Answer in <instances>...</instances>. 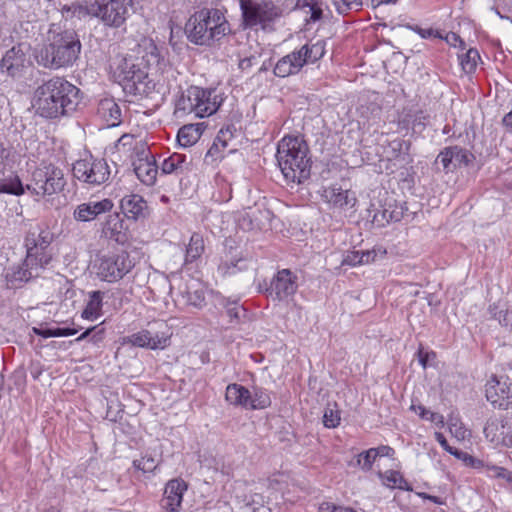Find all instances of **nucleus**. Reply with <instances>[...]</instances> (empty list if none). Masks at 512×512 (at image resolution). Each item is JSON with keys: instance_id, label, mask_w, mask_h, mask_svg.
I'll return each mask as SVG.
<instances>
[{"instance_id": "obj_1", "label": "nucleus", "mask_w": 512, "mask_h": 512, "mask_svg": "<svg viewBox=\"0 0 512 512\" xmlns=\"http://www.w3.org/2000/svg\"><path fill=\"white\" fill-rule=\"evenodd\" d=\"M52 233L38 226L31 227L25 236L26 257L23 262L9 269L6 279L11 287H19L33 278L41 276L52 261L49 249Z\"/></svg>"}, {"instance_id": "obj_61", "label": "nucleus", "mask_w": 512, "mask_h": 512, "mask_svg": "<svg viewBox=\"0 0 512 512\" xmlns=\"http://www.w3.org/2000/svg\"><path fill=\"white\" fill-rule=\"evenodd\" d=\"M362 257L363 255H361V251L348 252L344 257L342 264L349 266L361 265Z\"/></svg>"}, {"instance_id": "obj_18", "label": "nucleus", "mask_w": 512, "mask_h": 512, "mask_svg": "<svg viewBox=\"0 0 512 512\" xmlns=\"http://www.w3.org/2000/svg\"><path fill=\"white\" fill-rule=\"evenodd\" d=\"M120 209L128 220L139 221L149 216L147 201L139 194H127L120 200Z\"/></svg>"}, {"instance_id": "obj_6", "label": "nucleus", "mask_w": 512, "mask_h": 512, "mask_svg": "<svg viewBox=\"0 0 512 512\" xmlns=\"http://www.w3.org/2000/svg\"><path fill=\"white\" fill-rule=\"evenodd\" d=\"M223 101L222 94L216 89L190 86L176 100L174 115L176 118L189 115L195 118L208 117L217 112Z\"/></svg>"}, {"instance_id": "obj_33", "label": "nucleus", "mask_w": 512, "mask_h": 512, "mask_svg": "<svg viewBox=\"0 0 512 512\" xmlns=\"http://www.w3.org/2000/svg\"><path fill=\"white\" fill-rule=\"evenodd\" d=\"M205 250L204 239L198 234H192L189 244L186 248L185 263H193L198 260Z\"/></svg>"}, {"instance_id": "obj_23", "label": "nucleus", "mask_w": 512, "mask_h": 512, "mask_svg": "<svg viewBox=\"0 0 512 512\" xmlns=\"http://www.w3.org/2000/svg\"><path fill=\"white\" fill-rule=\"evenodd\" d=\"M102 236L119 244H124L128 240L127 229L118 213L106 217L102 223Z\"/></svg>"}, {"instance_id": "obj_40", "label": "nucleus", "mask_w": 512, "mask_h": 512, "mask_svg": "<svg viewBox=\"0 0 512 512\" xmlns=\"http://www.w3.org/2000/svg\"><path fill=\"white\" fill-rule=\"evenodd\" d=\"M33 333L43 338L50 337H68L78 333L76 328H48V327H33Z\"/></svg>"}, {"instance_id": "obj_41", "label": "nucleus", "mask_w": 512, "mask_h": 512, "mask_svg": "<svg viewBox=\"0 0 512 512\" xmlns=\"http://www.w3.org/2000/svg\"><path fill=\"white\" fill-rule=\"evenodd\" d=\"M462 70L467 73H473L476 70L480 55L477 49L470 48L464 54L458 55Z\"/></svg>"}, {"instance_id": "obj_2", "label": "nucleus", "mask_w": 512, "mask_h": 512, "mask_svg": "<svg viewBox=\"0 0 512 512\" xmlns=\"http://www.w3.org/2000/svg\"><path fill=\"white\" fill-rule=\"evenodd\" d=\"M80 102V89L60 77L48 80L36 90V112L47 119L72 114Z\"/></svg>"}, {"instance_id": "obj_29", "label": "nucleus", "mask_w": 512, "mask_h": 512, "mask_svg": "<svg viewBox=\"0 0 512 512\" xmlns=\"http://www.w3.org/2000/svg\"><path fill=\"white\" fill-rule=\"evenodd\" d=\"M225 398L234 406L250 409V390L240 384H229L226 387Z\"/></svg>"}, {"instance_id": "obj_17", "label": "nucleus", "mask_w": 512, "mask_h": 512, "mask_svg": "<svg viewBox=\"0 0 512 512\" xmlns=\"http://www.w3.org/2000/svg\"><path fill=\"white\" fill-rule=\"evenodd\" d=\"M322 198L334 208L348 210L355 207L357 197L355 192L343 189L338 185H331L323 189Z\"/></svg>"}, {"instance_id": "obj_24", "label": "nucleus", "mask_w": 512, "mask_h": 512, "mask_svg": "<svg viewBox=\"0 0 512 512\" xmlns=\"http://www.w3.org/2000/svg\"><path fill=\"white\" fill-rule=\"evenodd\" d=\"M141 61L148 70H154L156 73H173L172 68L169 67L165 59L161 57L158 47L152 41L144 43Z\"/></svg>"}, {"instance_id": "obj_49", "label": "nucleus", "mask_w": 512, "mask_h": 512, "mask_svg": "<svg viewBox=\"0 0 512 512\" xmlns=\"http://www.w3.org/2000/svg\"><path fill=\"white\" fill-rule=\"evenodd\" d=\"M455 458L462 461L465 466L476 469V470L484 469L486 462H487L483 459L476 458V457L468 454L467 452H464L461 450L458 451Z\"/></svg>"}, {"instance_id": "obj_45", "label": "nucleus", "mask_w": 512, "mask_h": 512, "mask_svg": "<svg viewBox=\"0 0 512 512\" xmlns=\"http://www.w3.org/2000/svg\"><path fill=\"white\" fill-rule=\"evenodd\" d=\"M484 469L486 475L490 478L503 479L508 483L512 482V472H510L504 467L491 464L487 461Z\"/></svg>"}, {"instance_id": "obj_35", "label": "nucleus", "mask_w": 512, "mask_h": 512, "mask_svg": "<svg viewBox=\"0 0 512 512\" xmlns=\"http://www.w3.org/2000/svg\"><path fill=\"white\" fill-rule=\"evenodd\" d=\"M298 50L301 51V55L305 60V65L308 63H315L325 54V46L322 41L307 43L301 46Z\"/></svg>"}, {"instance_id": "obj_55", "label": "nucleus", "mask_w": 512, "mask_h": 512, "mask_svg": "<svg viewBox=\"0 0 512 512\" xmlns=\"http://www.w3.org/2000/svg\"><path fill=\"white\" fill-rule=\"evenodd\" d=\"M389 146L394 153V157H400L401 155L409 153L411 143L407 140L397 138L392 140Z\"/></svg>"}, {"instance_id": "obj_19", "label": "nucleus", "mask_w": 512, "mask_h": 512, "mask_svg": "<svg viewBox=\"0 0 512 512\" xmlns=\"http://www.w3.org/2000/svg\"><path fill=\"white\" fill-rule=\"evenodd\" d=\"M113 206L112 200L108 198L81 203L74 209L73 218L78 222H90L99 215L110 212Z\"/></svg>"}, {"instance_id": "obj_28", "label": "nucleus", "mask_w": 512, "mask_h": 512, "mask_svg": "<svg viewBox=\"0 0 512 512\" xmlns=\"http://www.w3.org/2000/svg\"><path fill=\"white\" fill-rule=\"evenodd\" d=\"M25 62V54L20 47H12L3 56L0 63V70L2 73H6L9 76H16Z\"/></svg>"}, {"instance_id": "obj_43", "label": "nucleus", "mask_w": 512, "mask_h": 512, "mask_svg": "<svg viewBox=\"0 0 512 512\" xmlns=\"http://www.w3.org/2000/svg\"><path fill=\"white\" fill-rule=\"evenodd\" d=\"M411 409L415 413H417L422 419L434 423L439 428H443L445 426L443 415L436 412H432L426 409L423 405H411Z\"/></svg>"}, {"instance_id": "obj_16", "label": "nucleus", "mask_w": 512, "mask_h": 512, "mask_svg": "<svg viewBox=\"0 0 512 512\" xmlns=\"http://www.w3.org/2000/svg\"><path fill=\"white\" fill-rule=\"evenodd\" d=\"M133 167L137 178L142 184L153 186L156 183L159 167L150 150L134 159Z\"/></svg>"}, {"instance_id": "obj_52", "label": "nucleus", "mask_w": 512, "mask_h": 512, "mask_svg": "<svg viewBox=\"0 0 512 512\" xmlns=\"http://www.w3.org/2000/svg\"><path fill=\"white\" fill-rule=\"evenodd\" d=\"M340 412L330 406L325 408L323 415V424L326 428H336L340 424Z\"/></svg>"}, {"instance_id": "obj_60", "label": "nucleus", "mask_w": 512, "mask_h": 512, "mask_svg": "<svg viewBox=\"0 0 512 512\" xmlns=\"http://www.w3.org/2000/svg\"><path fill=\"white\" fill-rule=\"evenodd\" d=\"M504 437L503 446L512 447V417H504Z\"/></svg>"}, {"instance_id": "obj_57", "label": "nucleus", "mask_w": 512, "mask_h": 512, "mask_svg": "<svg viewBox=\"0 0 512 512\" xmlns=\"http://www.w3.org/2000/svg\"><path fill=\"white\" fill-rule=\"evenodd\" d=\"M11 150L6 148L3 143L0 142V177L5 174L8 169H11Z\"/></svg>"}, {"instance_id": "obj_10", "label": "nucleus", "mask_w": 512, "mask_h": 512, "mask_svg": "<svg viewBox=\"0 0 512 512\" xmlns=\"http://www.w3.org/2000/svg\"><path fill=\"white\" fill-rule=\"evenodd\" d=\"M73 176L89 185L105 183L111 175L108 163L102 158L92 156L77 160L72 167Z\"/></svg>"}, {"instance_id": "obj_26", "label": "nucleus", "mask_w": 512, "mask_h": 512, "mask_svg": "<svg viewBox=\"0 0 512 512\" xmlns=\"http://www.w3.org/2000/svg\"><path fill=\"white\" fill-rule=\"evenodd\" d=\"M115 148L118 152L131 157L133 160L149 150L147 144L134 135L123 134L116 142Z\"/></svg>"}, {"instance_id": "obj_38", "label": "nucleus", "mask_w": 512, "mask_h": 512, "mask_svg": "<svg viewBox=\"0 0 512 512\" xmlns=\"http://www.w3.org/2000/svg\"><path fill=\"white\" fill-rule=\"evenodd\" d=\"M384 485L389 488H398L404 491H412V487L399 471L388 470L380 475Z\"/></svg>"}, {"instance_id": "obj_58", "label": "nucleus", "mask_w": 512, "mask_h": 512, "mask_svg": "<svg viewBox=\"0 0 512 512\" xmlns=\"http://www.w3.org/2000/svg\"><path fill=\"white\" fill-rule=\"evenodd\" d=\"M427 115L423 111H417L414 114H408L403 122L412 124L413 128L417 126L424 127L426 125Z\"/></svg>"}, {"instance_id": "obj_11", "label": "nucleus", "mask_w": 512, "mask_h": 512, "mask_svg": "<svg viewBox=\"0 0 512 512\" xmlns=\"http://www.w3.org/2000/svg\"><path fill=\"white\" fill-rule=\"evenodd\" d=\"M132 0H97L92 3V16L100 18L107 26L118 28L128 16V5Z\"/></svg>"}, {"instance_id": "obj_7", "label": "nucleus", "mask_w": 512, "mask_h": 512, "mask_svg": "<svg viewBox=\"0 0 512 512\" xmlns=\"http://www.w3.org/2000/svg\"><path fill=\"white\" fill-rule=\"evenodd\" d=\"M245 28H270L284 14V9L272 0H239Z\"/></svg>"}, {"instance_id": "obj_13", "label": "nucleus", "mask_w": 512, "mask_h": 512, "mask_svg": "<svg viewBox=\"0 0 512 512\" xmlns=\"http://www.w3.org/2000/svg\"><path fill=\"white\" fill-rule=\"evenodd\" d=\"M114 74L124 88L138 93L141 92L140 86L144 84V80L148 77V71L141 68L140 64L135 63L133 58H123Z\"/></svg>"}, {"instance_id": "obj_64", "label": "nucleus", "mask_w": 512, "mask_h": 512, "mask_svg": "<svg viewBox=\"0 0 512 512\" xmlns=\"http://www.w3.org/2000/svg\"><path fill=\"white\" fill-rule=\"evenodd\" d=\"M446 42L451 45V46H454L456 47L457 45H459L462 50L465 49V43L464 41L460 38L459 35H457L456 33L454 32H450L446 35Z\"/></svg>"}, {"instance_id": "obj_32", "label": "nucleus", "mask_w": 512, "mask_h": 512, "mask_svg": "<svg viewBox=\"0 0 512 512\" xmlns=\"http://www.w3.org/2000/svg\"><path fill=\"white\" fill-rule=\"evenodd\" d=\"M103 295L104 293L101 291H92L89 293V300L82 312V318L95 320L101 315Z\"/></svg>"}, {"instance_id": "obj_46", "label": "nucleus", "mask_w": 512, "mask_h": 512, "mask_svg": "<svg viewBox=\"0 0 512 512\" xmlns=\"http://www.w3.org/2000/svg\"><path fill=\"white\" fill-rule=\"evenodd\" d=\"M158 466L156 459L152 455L145 454L140 459L133 461V468L142 473H152Z\"/></svg>"}, {"instance_id": "obj_30", "label": "nucleus", "mask_w": 512, "mask_h": 512, "mask_svg": "<svg viewBox=\"0 0 512 512\" xmlns=\"http://www.w3.org/2000/svg\"><path fill=\"white\" fill-rule=\"evenodd\" d=\"M203 133V124H186L177 134V141L181 147H191L198 142Z\"/></svg>"}, {"instance_id": "obj_21", "label": "nucleus", "mask_w": 512, "mask_h": 512, "mask_svg": "<svg viewBox=\"0 0 512 512\" xmlns=\"http://www.w3.org/2000/svg\"><path fill=\"white\" fill-rule=\"evenodd\" d=\"M169 338L163 335H152L148 330H141L129 336L122 338V344H131L140 348H149L152 350L163 349L168 345Z\"/></svg>"}, {"instance_id": "obj_50", "label": "nucleus", "mask_w": 512, "mask_h": 512, "mask_svg": "<svg viewBox=\"0 0 512 512\" xmlns=\"http://www.w3.org/2000/svg\"><path fill=\"white\" fill-rule=\"evenodd\" d=\"M225 308L231 322L238 323L246 315V310L237 301H227Z\"/></svg>"}, {"instance_id": "obj_25", "label": "nucleus", "mask_w": 512, "mask_h": 512, "mask_svg": "<svg viewBox=\"0 0 512 512\" xmlns=\"http://www.w3.org/2000/svg\"><path fill=\"white\" fill-rule=\"evenodd\" d=\"M97 116L106 127H116L122 121L120 106L113 98L101 99L97 106Z\"/></svg>"}, {"instance_id": "obj_48", "label": "nucleus", "mask_w": 512, "mask_h": 512, "mask_svg": "<svg viewBox=\"0 0 512 512\" xmlns=\"http://www.w3.org/2000/svg\"><path fill=\"white\" fill-rule=\"evenodd\" d=\"M401 218L402 212L389 211L388 209H383L382 211H378L374 214L373 221L380 226H384L386 223H389L391 221H400Z\"/></svg>"}, {"instance_id": "obj_15", "label": "nucleus", "mask_w": 512, "mask_h": 512, "mask_svg": "<svg viewBox=\"0 0 512 512\" xmlns=\"http://www.w3.org/2000/svg\"><path fill=\"white\" fill-rule=\"evenodd\" d=\"M474 160V155L460 146L445 147L440 151L436 158V163H440L443 170L453 172L461 166H468Z\"/></svg>"}, {"instance_id": "obj_54", "label": "nucleus", "mask_w": 512, "mask_h": 512, "mask_svg": "<svg viewBox=\"0 0 512 512\" xmlns=\"http://www.w3.org/2000/svg\"><path fill=\"white\" fill-rule=\"evenodd\" d=\"M243 262L241 258L239 259H231V260H224L219 264L218 270L223 275H232L235 274L237 271H240L244 269L243 266H238L239 263Z\"/></svg>"}, {"instance_id": "obj_14", "label": "nucleus", "mask_w": 512, "mask_h": 512, "mask_svg": "<svg viewBox=\"0 0 512 512\" xmlns=\"http://www.w3.org/2000/svg\"><path fill=\"white\" fill-rule=\"evenodd\" d=\"M297 288V276L289 269H282L273 277L267 291L271 297L282 301L294 295Z\"/></svg>"}, {"instance_id": "obj_51", "label": "nucleus", "mask_w": 512, "mask_h": 512, "mask_svg": "<svg viewBox=\"0 0 512 512\" xmlns=\"http://www.w3.org/2000/svg\"><path fill=\"white\" fill-rule=\"evenodd\" d=\"M376 458L377 457L374 448H370L358 455L357 465H359L362 468V470L369 471L372 468V465Z\"/></svg>"}, {"instance_id": "obj_56", "label": "nucleus", "mask_w": 512, "mask_h": 512, "mask_svg": "<svg viewBox=\"0 0 512 512\" xmlns=\"http://www.w3.org/2000/svg\"><path fill=\"white\" fill-rule=\"evenodd\" d=\"M236 132V128L234 125H227L220 129L216 136L217 143H222L225 145V148L229 146V142L234 138V134Z\"/></svg>"}, {"instance_id": "obj_31", "label": "nucleus", "mask_w": 512, "mask_h": 512, "mask_svg": "<svg viewBox=\"0 0 512 512\" xmlns=\"http://www.w3.org/2000/svg\"><path fill=\"white\" fill-rule=\"evenodd\" d=\"M504 418L490 417L484 426V435L488 441L495 445H503Z\"/></svg>"}, {"instance_id": "obj_44", "label": "nucleus", "mask_w": 512, "mask_h": 512, "mask_svg": "<svg viewBox=\"0 0 512 512\" xmlns=\"http://www.w3.org/2000/svg\"><path fill=\"white\" fill-rule=\"evenodd\" d=\"M335 10L342 15L362 8V0H331Z\"/></svg>"}, {"instance_id": "obj_9", "label": "nucleus", "mask_w": 512, "mask_h": 512, "mask_svg": "<svg viewBox=\"0 0 512 512\" xmlns=\"http://www.w3.org/2000/svg\"><path fill=\"white\" fill-rule=\"evenodd\" d=\"M135 266L130 255L121 251L119 253H109L98 258L95 265L97 276L106 282L114 283L127 275Z\"/></svg>"}, {"instance_id": "obj_22", "label": "nucleus", "mask_w": 512, "mask_h": 512, "mask_svg": "<svg viewBox=\"0 0 512 512\" xmlns=\"http://www.w3.org/2000/svg\"><path fill=\"white\" fill-rule=\"evenodd\" d=\"M305 65V60L298 49L283 56L274 67V74L277 77L285 78L297 74Z\"/></svg>"}, {"instance_id": "obj_53", "label": "nucleus", "mask_w": 512, "mask_h": 512, "mask_svg": "<svg viewBox=\"0 0 512 512\" xmlns=\"http://www.w3.org/2000/svg\"><path fill=\"white\" fill-rule=\"evenodd\" d=\"M225 149V145L217 143V140L215 139L205 155V160L209 161L210 159L211 162L221 160L225 156Z\"/></svg>"}, {"instance_id": "obj_42", "label": "nucleus", "mask_w": 512, "mask_h": 512, "mask_svg": "<svg viewBox=\"0 0 512 512\" xmlns=\"http://www.w3.org/2000/svg\"><path fill=\"white\" fill-rule=\"evenodd\" d=\"M490 317L498 320L501 326L512 330V311L501 309L497 304H492L488 308Z\"/></svg>"}, {"instance_id": "obj_39", "label": "nucleus", "mask_w": 512, "mask_h": 512, "mask_svg": "<svg viewBox=\"0 0 512 512\" xmlns=\"http://www.w3.org/2000/svg\"><path fill=\"white\" fill-rule=\"evenodd\" d=\"M183 299L187 305L197 309H201L205 306V291L203 288L188 287L185 292L182 293Z\"/></svg>"}, {"instance_id": "obj_8", "label": "nucleus", "mask_w": 512, "mask_h": 512, "mask_svg": "<svg viewBox=\"0 0 512 512\" xmlns=\"http://www.w3.org/2000/svg\"><path fill=\"white\" fill-rule=\"evenodd\" d=\"M65 184L63 171L50 164L37 168L32 173L31 181L27 184V190L36 197L43 198L60 192Z\"/></svg>"}, {"instance_id": "obj_4", "label": "nucleus", "mask_w": 512, "mask_h": 512, "mask_svg": "<svg viewBox=\"0 0 512 512\" xmlns=\"http://www.w3.org/2000/svg\"><path fill=\"white\" fill-rule=\"evenodd\" d=\"M306 142L296 136H285L278 143L276 158L288 183L301 184L310 177L311 160Z\"/></svg>"}, {"instance_id": "obj_12", "label": "nucleus", "mask_w": 512, "mask_h": 512, "mask_svg": "<svg viewBox=\"0 0 512 512\" xmlns=\"http://www.w3.org/2000/svg\"><path fill=\"white\" fill-rule=\"evenodd\" d=\"M485 396L494 408L512 409V380L506 375H492L485 384Z\"/></svg>"}, {"instance_id": "obj_47", "label": "nucleus", "mask_w": 512, "mask_h": 512, "mask_svg": "<svg viewBox=\"0 0 512 512\" xmlns=\"http://www.w3.org/2000/svg\"><path fill=\"white\" fill-rule=\"evenodd\" d=\"M491 9L501 18L510 20L512 15V0H493Z\"/></svg>"}, {"instance_id": "obj_59", "label": "nucleus", "mask_w": 512, "mask_h": 512, "mask_svg": "<svg viewBox=\"0 0 512 512\" xmlns=\"http://www.w3.org/2000/svg\"><path fill=\"white\" fill-rule=\"evenodd\" d=\"M323 2L317 0L311 6L308 7V13H310L309 20L312 22H316L322 19L323 17Z\"/></svg>"}, {"instance_id": "obj_20", "label": "nucleus", "mask_w": 512, "mask_h": 512, "mask_svg": "<svg viewBox=\"0 0 512 512\" xmlns=\"http://www.w3.org/2000/svg\"><path fill=\"white\" fill-rule=\"evenodd\" d=\"M187 490V484L182 479L170 480L164 489L161 506L166 512H178L181 508L183 495Z\"/></svg>"}, {"instance_id": "obj_34", "label": "nucleus", "mask_w": 512, "mask_h": 512, "mask_svg": "<svg viewBox=\"0 0 512 512\" xmlns=\"http://www.w3.org/2000/svg\"><path fill=\"white\" fill-rule=\"evenodd\" d=\"M450 434L458 441H464L470 436V432L464 426L458 413L451 412L446 422Z\"/></svg>"}, {"instance_id": "obj_36", "label": "nucleus", "mask_w": 512, "mask_h": 512, "mask_svg": "<svg viewBox=\"0 0 512 512\" xmlns=\"http://www.w3.org/2000/svg\"><path fill=\"white\" fill-rule=\"evenodd\" d=\"M92 3L90 5H82L80 3L65 4L61 7L62 16L68 19H83L86 16H92Z\"/></svg>"}, {"instance_id": "obj_5", "label": "nucleus", "mask_w": 512, "mask_h": 512, "mask_svg": "<svg viewBox=\"0 0 512 512\" xmlns=\"http://www.w3.org/2000/svg\"><path fill=\"white\" fill-rule=\"evenodd\" d=\"M230 31L224 14L218 9L204 8L191 15L185 25L190 42L196 45H210L219 41Z\"/></svg>"}, {"instance_id": "obj_62", "label": "nucleus", "mask_w": 512, "mask_h": 512, "mask_svg": "<svg viewBox=\"0 0 512 512\" xmlns=\"http://www.w3.org/2000/svg\"><path fill=\"white\" fill-rule=\"evenodd\" d=\"M435 440L440 444V446L449 454L453 455L454 457L458 453L459 449H456L452 446H450L445 438V436L441 432H435L434 433Z\"/></svg>"}, {"instance_id": "obj_27", "label": "nucleus", "mask_w": 512, "mask_h": 512, "mask_svg": "<svg viewBox=\"0 0 512 512\" xmlns=\"http://www.w3.org/2000/svg\"><path fill=\"white\" fill-rule=\"evenodd\" d=\"M192 170V161L185 154L173 153L161 164L162 174L184 175Z\"/></svg>"}, {"instance_id": "obj_63", "label": "nucleus", "mask_w": 512, "mask_h": 512, "mask_svg": "<svg viewBox=\"0 0 512 512\" xmlns=\"http://www.w3.org/2000/svg\"><path fill=\"white\" fill-rule=\"evenodd\" d=\"M376 457H389L392 458L395 454V450L388 445H381L377 448H374Z\"/></svg>"}, {"instance_id": "obj_37", "label": "nucleus", "mask_w": 512, "mask_h": 512, "mask_svg": "<svg viewBox=\"0 0 512 512\" xmlns=\"http://www.w3.org/2000/svg\"><path fill=\"white\" fill-rule=\"evenodd\" d=\"M250 410L265 409L271 405L269 392L259 386H253L250 390Z\"/></svg>"}, {"instance_id": "obj_3", "label": "nucleus", "mask_w": 512, "mask_h": 512, "mask_svg": "<svg viewBox=\"0 0 512 512\" xmlns=\"http://www.w3.org/2000/svg\"><path fill=\"white\" fill-rule=\"evenodd\" d=\"M81 42L74 30L58 33L49 31L47 43L36 53L39 65L48 69H60L72 66L81 53Z\"/></svg>"}]
</instances>
